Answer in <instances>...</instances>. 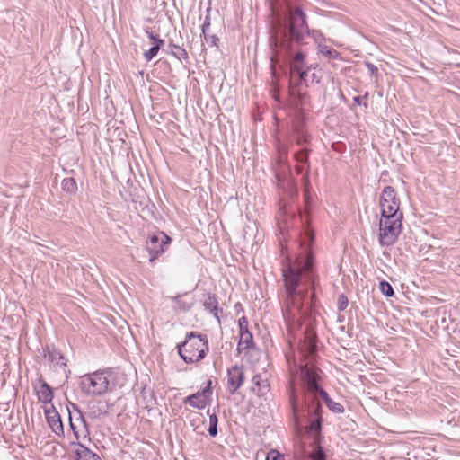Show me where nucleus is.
I'll return each mask as SVG.
<instances>
[{"instance_id":"11","label":"nucleus","mask_w":460,"mask_h":460,"mask_svg":"<svg viewBox=\"0 0 460 460\" xmlns=\"http://www.w3.org/2000/svg\"><path fill=\"white\" fill-rule=\"evenodd\" d=\"M46 421L49 429L58 437H64V427L60 414L53 405L43 406Z\"/></svg>"},{"instance_id":"16","label":"nucleus","mask_w":460,"mask_h":460,"mask_svg":"<svg viewBox=\"0 0 460 460\" xmlns=\"http://www.w3.org/2000/svg\"><path fill=\"white\" fill-rule=\"evenodd\" d=\"M171 300L173 302V310L177 312H187L193 306V301L184 299L181 295L172 296Z\"/></svg>"},{"instance_id":"30","label":"nucleus","mask_w":460,"mask_h":460,"mask_svg":"<svg viewBox=\"0 0 460 460\" xmlns=\"http://www.w3.org/2000/svg\"><path fill=\"white\" fill-rule=\"evenodd\" d=\"M321 428L320 419H317L314 422H313L310 426L311 430H314L316 432L319 431Z\"/></svg>"},{"instance_id":"31","label":"nucleus","mask_w":460,"mask_h":460,"mask_svg":"<svg viewBox=\"0 0 460 460\" xmlns=\"http://www.w3.org/2000/svg\"><path fill=\"white\" fill-rule=\"evenodd\" d=\"M149 38L153 40L155 45L158 43V40H162L161 39L157 38V36L154 35L153 33H149Z\"/></svg>"},{"instance_id":"4","label":"nucleus","mask_w":460,"mask_h":460,"mask_svg":"<svg viewBox=\"0 0 460 460\" xmlns=\"http://www.w3.org/2000/svg\"><path fill=\"white\" fill-rule=\"evenodd\" d=\"M319 372L320 370L313 364L306 363L302 366L300 367V376L303 380L304 386L309 393H318L332 411L335 413H343L344 407L341 403L332 401L323 389L319 388L318 381L321 378Z\"/></svg>"},{"instance_id":"28","label":"nucleus","mask_w":460,"mask_h":460,"mask_svg":"<svg viewBox=\"0 0 460 460\" xmlns=\"http://www.w3.org/2000/svg\"><path fill=\"white\" fill-rule=\"evenodd\" d=\"M239 328H240V333L243 332L244 331L248 330V321L246 317L243 316L239 319Z\"/></svg>"},{"instance_id":"26","label":"nucleus","mask_w":460,"mask_h":460,"mask_svg":"<svg viewBox=\"0 0 460 460\" xmlns=\"http://www.w3.org/2000/svg\"><path fill=\"white\" fill-rule=\"evenodd\" d=\"M265 460H285L284 456L281 455L278 450L271 449L268 452Z\"/></svg>"},{"instance_id":"3","label":"nucleus","mask_w":460,"mask_h":460,"mask_svg":"<svg viewBox=\"0 0 460 460\" xmlns=\"http://www.w3.org/2000/svg\"><path fill=\"white\" fill-rule=\"evenodd\" d=\"M70 429L75 440L70 442L71 453L75 460H95V454L84 446L88 439L89 430L84 417L79 413L75 416L69 415Z\"/></svg>"},{"instance_id":"14","label":"nucleus","mask_w":460,"mask_h":460,"mask_svg":"<svg viewBox=\"0 0 460 460\" xmlns=\"http://www.w3.org/2000/svg\"><path fill=\"white\" fill-rule=\"evenodd\" d=\"M305 55L303 53H297L291 65V85L295 76H297L300 81H305L307 76V71L305 69Z\"/></svg>"},{"instance_id":"6","label":"nucleus","mask_w":460,"mask_h":460,"mask_svg":"<svg viewBox=\"0 0 460 460\" xmlns=\"http://www.w3.org/2000/svg\"><path fill=\"white\" fill-rule=\"evenodd\" d=\"M380 217H403L397 191L391 186L385 187L379 197Z\"/></svg>"},{"instance_id":"17","label":"nucleus","mask_w":460,"mask_h":460,"mask_svg":"<svg viewBox=\"0 0 460 460\" xmlns=\"http://www.w3.org/2000/svg\"><path fill=\"white\" fill-rule=\"evenodd\" d=\"M253 345L252 334L249 331H244L240 333V340L237 350L241 353L243 350L250 349Z\"/></svg>"},{"instance_id":"2","label":"nucleus","mask_w":460,"mask_h":460,"mask_svg":"<svg viewBox=\"0 0 460 460\" xmlns=\"http://www.w3.org/2000/svg\"><path fill=\"white\" fill-rule=\"evenodd\" d=\"M179 356L186 364H197L203 360L209 351L208 337L191 332L185 341L177 346Z\"/></svg>"},{"instance_id":"24","label":"nucleus","mask_w":460,"mask_h":460,"mask_svg":"<svg viewBox=\"0 0 460 460\" xmlns=\"http://www.w3.org/2000/svg\"><path fill=\"white\" fill-rule=\"evenodd\" d=\"M290 402H291L294 416L296 417V411H297V398L295 394V388H294L293 384H291V385H290Z\"/></svg>"},{"instance_id":"21","label":"nucleus","mask_w":460,"mask_h":460,"mask_svg":"<svg viewBox=\"0 0 460 460\" xmlns=\"http://www.w3.org/2000/svg\"><path fill=\"white\" fill-rule=\"evenodd\" d=\"M164 45V40H158V43L152 47L149 50L144 53V57L147 61L152 60L154 57H155L161 48Z\"/></svg>"},{"instance_id":"18","label":"nucleus","mask_w":460,"mask_h":460,"mask_svg":"<svg viewBox=\"0 0 460 460\" xmlns=\"http://www.w3.org/2000/svg\"><path fill=\"white\" fill-rule=\"evenodd\" d=\"M320 52L322 55H323L324 57H326L330 59H340L341 58V55L337 50H335L332 48L327 47V46L321 47Z\"/></svg>"},{"instance_id":"10","label":"nucleus","mask_w":460,"mask_h":460,"mask_svg":"<svg viewBox=\"0 0 460 460\" xmlns=\"http://www.w3.org/2000/svg\"><path fill=\"white\" fill-rule=\"evenodd\" d=\"M288 20L290 34L298 40L307 28L305 15L300 8H290Z\"/></svg>"},{"instance_id":"1","label":"nucleus","mask_w":460,"mask_h":460,"mask_svg":"<svg viewBox=\"0 0 460 460\" xmlns=\"http://www.w3.org/2000/svg\"><path fill=\"white\" fill-rule=\"evenodd\" d=\"M313 261L312 252H307L305 257L300 256L293 262L288 261L282 269L287 293L285 317L292 323L300 324L305 314L303 300L306 291L298 288L309 282L314 284Z\"/></svg>"},{"instance_id":"29","label":"nucleus","mask_w":460,"mask_h":460,"mask_svg":"<svg viewBox=\"0 0 460 460\" xmlns=\"http://www.w3.org/2000/svg\"><path fill=\"white\" fill-rule=\"evenodd\" d=\"M348 299L345 296H341L338 299V307L340 310H344L348 306Z\"/></svg>"},{"instance_id":"20","label":"nucleus","mask_w":460,"mask_h":460,"mask_svg":"<svg viewBox=\"0 0 460 460\" xmlns=\"http://www.w3.org/2000/svg\"><path fill=\"white\" fill-rule=\"evenodd\" d=\"M204 306L207 310L214 312L217 309V299L215 295L208 294L204 302Z\"/></svg>"},{"instance_id":"32","label":"nucleus","mask_w":460,"mask_h":460,"mask_svg":"<svg viewBox=\"0 0 460 460\" xmlns=\"http://www.w3.org/2000/svg\"><path fill=\"white\" fill-rule=\"evenodd\" d=\"M314 347H310V348H309V351H310V353H311V354H312V353H314Z\"/></svg>"},{"instance_id":"8","label":"nucleus","mask_w":460,"mask_h":460,"mask_svg":"<svg viewBox=\"0 0 460 460\" xmlns=\"http://www.w3.org/2000/svg\"><path fill=\"white\" fill-rule=\"evenodd\" d=\"M149 244L147 251L150 255L149 261L154 263L163 253H164L172 243V238L164 232L160 231L148 237Z\"/></svg>"},{"instance_id":"9","label":"nucleus","mask_w":460,"mask_h":460,"mask_svg":"<svg viewBox=\"0 0 460 460\" xmlns=\"http://www.w3.org/2000/svg\"><path fill=\"white\" fill-rule=\"evenodd\" d=\"M212 396V381L209 379L207 382V385L197 393L187 396L183 402L185 404H189L191 407L197 409H204L211 401Z\"/></svg>"},{"instance_id":"25","label":"nucleus","mask_w":460,"mask_h":460,"mask_svg":"<svg viewBox=\"0 0 460 460\" xmlns=\"http://www.w3.org/2000/svg\"><path fill=\"white\" fill-rule=\"evenodd\" d=\"M308 155H309V152L307 149H303L299 152H297L296 155H295V159L298 162V163H304L305 164L308 160Z\"/></svg>"},{"instance_id":"5","label":"nucleus","mask_w":460,"mask_h":460,"mask_svg":"<svg viewBox=\"0 0 460 460\" xmlns=\"http://www.w3.org/2000/svg\"><path fill=\"white\" fill-rule=\"evenodd\" d=\"M403 217H380L379 243L383 246L393 245L398 239L402 229Z\"/></svg>"},{"instance_id":"27","label":"nucleus","mask_w":460,"mask_h":460,"mask_svg":"<svg viewBox=\"0 0 460 460\" xmlns=\"http://www.w3.org/2000/svg\"><path fill=\"white\" fill-rule=\"evenodd\" d=\"M314 460H325V455L323 450L318 447L311 455Z\"/></svg>"},{"instance_id":"13","label":"nucleus","mask_w":460,"mask_h":460,"mask_svg":"<svg viewBox=\"0 0 460 460\" xmlns=\"http://www.w3.org/2000/svg\"><path fill=\"white\" fill-rule=\"evenodd\" d=\"M38 400L43 403V406L53 405L52 400L54 397L51 387L42 379H40L37 385H34Z\"/></svg>"},{"instance_id":"19","label":"nucleus","mask_w":460,"mask_h":460,"mask_svg":"<svg viewBox=\"0 0 460 460\" xmlns=\"http://www.w3.org/2000/svg\"><path fill=\"white\" fill-rule=\"evenodd\" d=\"M208 415L209 418V427H208V433L212 437H216L217 434V417L215 413H210L209 411H208Z\"/></svg>"},{"instance_id":"12","label":"nucleus","mask_w":460,"mask_h":460,"mask_svg":"<svg viewBox=\"0 0 460 460\" xmlns=\"http://www.w3.org/2000/svg\"><path fill=\"white\" fill-rule=\"evenodd\" d=\"M244 371L243 367L233 366L227 369V390L234 394L244 382Z\"/></svg>"},{"instance_id":"7","label":"nucleus","mask_w":460,"mask_h":460,"mask_svg":"<svg viewBox=\"0 0 460 460\" xmlns=\"http://www.w3.org/2000/svg\"><path fill=\"white\" fill-rule=\"evenodd\" d=\"M110 381L104 372H94L84 376L81 386L84 393L92 395H100L109 390Z\"/></svg>"},{"instance_id":"23","label":"nucleus","mask_w":460,"mask_h":460,"mask_svg":"<svg viewBox=\"0 0 460 460\" xmlns=\"http://www.w3.org/2000/svg\"><path fill=\"white\" fill-rule=\"evenodd\" d=\"M63 189L66 191L75 192L77 189V184L74 178H67L63 181Z\"/></svg>"},{"instance_id":"15","label":"nucleus","mask_w":460,"mask_h":460,"mask_svg":"<svg viewBox=\"0 0 460 460\" xmlns=\"http://www.w3.org/2000/svg\"><path fill=\"white\" fill-rule=\"evenodd\" d=\"M251 389L253 393L261 396L270 391V383L267 378H263L260 374H256L252 379Z\"/></svg>"},{"instance_id":"22","label":"nucleus","mask_w":460,"mask_h":460,"mask_svg":"<svg viewBox=\"0 0 460 460\" xmlns=\"http://www.w3.org/2000/svg\"><path fill=\"white\" fill-rule=\"evenodd\" d=\"M379 289L382 294L385 296L391 297L394 296V289L392 286L385 280H383L379 284Z\"/></svg>"}]
</instances>
